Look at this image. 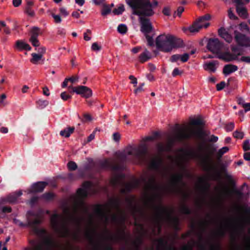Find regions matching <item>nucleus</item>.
Here are the masks:
<instances>
[{
    "label": "nucleus",
    "mask_w": 250,
    "mask_h": 250,
    "mask_svg": "<svg viewBox=\"0 0 250 250\" xmlns=\"http://www.w3.org/2000/svg\"><path fill=\"white\" fill-rule=\"evenodd\" d=\"M77 208L73 214H70L68 210H64L63 214L54 213L50 218V224L52 229L60 237H68L73 240H79L82 235L84 236L91 243H93L97 237L94 228L90 227L86 229L84 232L79 228L71 230L68 226L69 222L78 224L79 219L77 216Z\"/></svg>",
    "instance_id": "nucleus-1"
},
{
    "label": "nucleus",
    "mask_w": 250,
    "mask_h": 250,
    "mask_svg": "<svg viewBox=\"0 0 250 250\" xmlns=\"http://www.w3.org/2000/svg\"><path fill=\"white\" fill-rule=\"evenodd\" d=\"M125 1L132 8L133 13L140 16V30L146 36L148 45H153V38L148 35L153 30L152 24L148 18L143 16L153 15V5L148 0H125Z\"/></svg>",
    "instance_id": "nucleus-2"
},
{
    "label": "nucleus",
    "mask_w": 250,
    "mask_h": 250,
    "mask_svg": "<svg viewBox=\"0 0 250 250\" xmlns=\"http://www.w3.org/2000/svg\"><path fill=\"white\" fill-rule=\"evenodd\" d=\"M201 124V121L199 119L192 120L189 124L178 127L173 134L168 136L167 138V145L164 146L162 145H159L160 151H167L175 141H179L182 139H188L191 137L200 138L202 136V131L198 126Z\"/></svg>",
    "instance_id": "nucleus-3"
},
{
    "label": "nucleus",
    "mask_w": 250,
    "mask_h": 250,
    "mask_svg": "<svg viewBox=\"0 0 250 250\" xmlns=\"http://www.w3.org/2000/svg\"><path fill=\"white\" fill-rule=\"evenodd\" d=\"M39 234L42 237L41 241L34 245V250H42L43 249L51 250L53 247H57L58 250H70L71 246L69 244L65 246H58L53 242L51 237L44 230L41 229Z\"/></svg>",
    "instance_id": "nucleus-4"
},
{
    "label": "nucleus",
    "mask_w": 250,
    "mask_h": 250,
    "mask_svg": "<svg viewBox=\"0 0 250 250\" xmlns=\"http://www.w3.org/2000/svg\"><path fill=\"white\" fill-rule=\"evenodd\" d=\"M200 159L203 163H206V161H210V159L207 157V160L200 158L197 151L193 149L184 148L179 149L174 160V163L180 166H185V163L190 159Z\"/></svg>",
    "instance_id": "nucleus-5"
},
{
    "label": "nucleus",
    "mask_w": 250,
    "mask_h": 250,
    "mask_svg": "<svg viewBox=\"0 0 250 250\" xmlns=\"http://www.w3.org/2000/svg\"><path fill=\"white\" fill-rule=\"evenodd\" d=\"M223 43L221 42L218 39H211L208 41V49L213 53L217 54V57L225 62H231L238 59V55H231L229 52L222 53L220 50L222 48Z\"/></svg>",
    "instance_id": "nucleus-6"
},
{
    "label": "nucleus",
    "mask_w": 250,
    "mask_h": 250,
    "mask_svg": "<svg viewBox=\"0 0 250 250\" xmlns=\"http://www.w3.org/2000/svg\"><path fill=\"white\" fill-rule=\"evenodd\" d=\"M176 38L170 34H161L155 40L157 48L164 52H169L177 47Z\"/></svg>",
    "instance_id": "nucleus-7"
},
{
    "label": "nucleus",
    "mask_w": 250,
    "mask_h": 250,
    "mask_svg": "<svg viewBox=\"0 0 250 250\" xmlns=\"http://www.w3.org/2000/svg\"><path fill=\"white\" fill-rule=\"evenodd\" d=\"M91 186V184L89 182H87L84 183L82 187L78 189L74 199H73V201L76 204V206L77 207L80 206L85 212L86 211V207L83 205L82 199L88 195Z\"/></svg>",
    "instance_id": "nucleus-8"
},
{
    "label": "nucleus",
    "mask_w": 250,
    "mask_h": 250,
    "mask_svg": "<svg viewBox=\"0 0 250 250\" xmlns=\"http://www.w3.org/2000/svg\"><path fill=\"white\" fill-rule=\"evenodd\" d=\"M184 173H185V171L182 169V171L180 172L171 174L169 184L172 188V190L176 191L183 185L182 178L183 176Z\"/></svg>",
    "instance_id": "nucleus-9"
},
{
    "label": "nucleus",
    "mask_w": 250,
    "mask_h": 250,
    "mask_svg": "<svg viewBox=\"0 0 250 250\" xmlns=\"http://www.w3.org/2000/svg\"><path fill=\"white\" fill-rule=\"evenodd\" d=\"M171 216L170 211L167 208L159 205L156 208V218L159 221L168 220Z\"/></svg>",
    "instance_id": "nucleus-10"
},
{
    "label": "nucleus",
    "mask_w": 250,
    "mask_h": 250,
    "mask_svg": "<svg viewBox=\"0 0 250 250\" xmlns=\"http://www.w3.org/2000/svg\"><path fill=\"white\" fill-rule=\"evenodd\" d=\"M69 88L71 89L73 92L81 95L82 97L85 98H88L92 95L91 89L85 86L79 85L75 87L69 86Z\"/></svg>",
    "instance_id": "nucleus-11"
},
{
    "label": "nucleus",
    "mask_w": 250,
    "mask_h": 250,
    "mask_svg": "<svg viewBox=\"0 0 250 250\" xmlns=\"http://www.w3.org/2000/svg\"><path fill=\"white\" fill-rule=\"evenodd\" d=\"M234 38L236 42L239 45L247 46L250 45V38H247L245 35L234 31Z\"/></svg>",
    "instance_id": "nucleus-12"
},
{
    "label": "nucleus",
    "mask_w": 250,
    "mask_h": 250,
    "mask_svg": "<svg viewBox=\"0 0 250 250\" xmlns=\"http://www.w3.org/2000/svg\"><path fill=\"white\" fill-rule=\"evenodd\" d=\"M39 31V29L36 27H34L31 29V37L29 39V41L32 45L35 47L40 46V42L38 39Z\"/></svg>",
    "instance_id": "nucleus-13"
},
{
    "label": "nucleus",
    "mask_w": 250,
    "mask_h": 250,
    "mask_svg": "<svg viewBox=\"0 0 250 250\" xmlns=\"http://www.w3.org/2000/svg\"><path fill=\"white\" fill-rule=\"evenodd\" d=\"M38 53H32V58L30 61L33 64H38L39 61H40L43 56V55L45 52V48L44 47H41L37 50Z\"/></svg>",
    "instance_id": "nucleus-14"
},
{
    "label": "nucleus",
    "mask_w": 250,
    "mask_h": 250,
    "mask_svg": "<svg viewBox=\"0 0 250 250\" xmlns=\"http://www.w3.org/2000/svg\"><path fill=\"white\" fill-rule=\"evenodd\" d=\"M46 185V184L42 182L34 184L28 190V193L41 192L44 188Z\"/></svg>",
    "instance_id": "nucleus-15"
},
{
    "label": "nucleus",
    "mask_w": 250,
    "mask_h": 250,
    "mask_svg": "<svg viewBox=\"0 0 250 250\" xmlns=\"http://www.w3.org/2000/svg\"><path fill=\"white\" fill-rule=\"evenodd\" d=\"M217 64V61L206 62L203 64V68L210 73H214L216 71Z\"/></svg>",
    "instance_id": "nucleus-16"
},
{
    "label": "nucleus",
    "mask_w": 250,
    "mask_h": 250,
    "mask_svg": "<svg viewBox=\"0 0 250 250\" xmlns=\"http://www.w3.org/2000/svg\"><path fill=\"white\" fill-rule=\"evenodd\" d=\"M231 50L233 52V53L231 54V55H235L236 56L238 55L237 57H238L242 54L241 50L238 49L237 48L234 46H232ZM236 60L250 63V57L248 56L242 57L240 59H239V58H238Z\"/></svg>",
    "instance_id": "nucleus-17"
},
{
    "label": "nucleus",
    "mask_w": 250,
    "mask_h": 250,
    "mask_svg": "<svg viewBox=\"0 0 250 250\" xmlns=\"http://www.w3.org/2000/svg\"><path fill=\"white\" fill-rule=\"evenodd\" d=\"M211 16L209 14H207L204 16L199 18L196 21L198 24L201 26V28H207L209 25L208 21L210 19Z\"/></svg>",
    "instance_id": "nucleus-18"
},
{
    "label": "nucleus",
    "mask_w": 250,
    "mask_h": 250,
    "mask_svg": "<svg viewBox=\"0 0 250 250\" xmlns=\"http://www.w3.org/2000/svg\"><path fill=\"white\" fill-rule=\"evenodd\" d=\"M219 36L224 39L227 42L230 43L232 40V36L230 35L229 31L224 28H221L218 30Z\"/></svg>",
    "instance_id": "nucleus-19"
},
{
    "label": "nucleus",
    "mask_w": 250,
    "mask_h": 250,
    "mask_svg": "<svg viewBox=\"0 0 250 250\" xmlns=\"http://www.w3.org/2000/svg\"><path fill=\"white\" fill-rule=\"evenodd\" d=\"M189 55L188 53H185L182 55L176 54L171 56V61L172 62H176L180 61L182 62H186L189 59Z\"/></svg>",
    "instance_id": "nucleus-20"
},
{
    "label": "nucleus",
    "mask_w": 250,
    "mask_h": 250,
    "mask_svg": "<svg viewBox=\"0 0 250 250\" xmlns=\"http://www.w3.org/2000/svg\"><path fill=\"white\" fill-rule=\"evenodd\" d=\"M22 194L21 190L16 191L12 194H10L7 197V202L11 203H15L18 202L19 198Z\"/></svg>",
    "instance_id": "nucleus-21"
},
{
    "label": "nucleus",
    "mask_w": 250,
    "mask_h": 250,
    "mask_svg": "<svg viewBox=\"0 0 250 250\" xmlns=\"http://www.w3.org/2000/svg\"><path fill=\"white\" fill-rule=\"evenodd\" d=\"M15 47L19 50H30L31 49V47L30 45L27 43L22 40L17 41L16 42Z\"/></svg>",
    "instance_id": "nucleus-22"
},
{
    "label": "nucleus",
    "mask_w": 250,
    "mask_h": 250,
    "mask_svg": "<svg viewBox=\"0 0 250 250\" xmlns=\"http://www.w3.org/2000/svg\"><path fill=\"white\" fill-rule=\"evenodd\" d=\"M237 66L232 64L226 65L223 69V73L225 75H229L237 70Z\"/></svg>",
    "instance_id": "nucleus-23"
},
{
    "label": "nucleus",
    "mask_w": 250,
    "mask_h": 250,
    "mask_svg": "<svg viewBox=\"0 0 250 250\" xmlns=\"http://www.w3.org/2000/svg\"><path fill=\"white\" fill-rule=\"evenodd\" d=\"M161 164V160L159 157H156L152 159L151 160L149 166L152 169H156Z\"/></svg>",
    "instance_id": "nucleus-24"
},
{
    "label": "nucleus",
    "mask_w": 250,
    "mask_h": 250,
    "mask_svg": "<svg viewBox=\"0 0 250 250\" xmlns=\"http://www.w3.org/2000/svg\"><path fill=\"white\" fill-rule=\"evenodd\" d=\"M125 154L127 155L137 156L139 155V150L136 148L130 146L125 149Z\"/></svg>",
    "instance_id": "nucleus-25"
},
{
    "label": "nucleus",
    "mask_w": 250,
    "mask_h": 250,
    "mask_svg": "<svg viewBox=\"0 0 250 250\" xmlns=\"http://www.w3.org/2000/svg\"><path fill=\"white\" fill-rule=\"evenodd\" d=\"M151 58V55L150 52L147 50H145L143 53H142L139 59L141 62H145Z\"/></svg>",
    "instance_id": "nucleus-26"
},
{
    "label": "nucleus",
    "mask_w": 250,
    "mask_h": 250,
    "mask_svg": "<svg viewBox=\"0 0 250 250\" xmlns=\"http://www.w3.org/2000/svg\"><path fill=\"white\" fill-rule=\"evenodd\" d=\"M201 29V26L198 24L197 21L195 22L192 25H191L188 28V31L190 32L193 33L199 32V30Z\"/></svg>",
    "instance_id": "nucleus-27"
},
{
    "label": "nucleus",
    "mask_w": 250,
    "mask_h": 250,
    "mask_svg": "<svg viewBox=\"0 0 250 250\" xmlns=\"http://www.w3.org/2000/svg\"><path fill=\"white\" fill-rule=\"evenodd\" d=\"M236 10L238 14L243 18H246L247 17V11L245 7L237 5L236 7Z\"/></svg>",
    "instance_id": "nucleus-28"
},
{
    "label": "nucleus",
    "mask_w": 250,
    "mask_h": 250,
    "mask_svg": "<svg viewBox=\"0 0 250 250\" xmlns=\"http://www.w3.org/2000/svg\"><path fill=\"white\" fill-rule=\"evenodd\" d=\"M74 128L73 127L66 128L60 132V134L62 136L65 137H68L71 134H72L74 131Z\"/></svg>",
    "instance_id": "nucleus-29"
},
{
    "label": "nucleus",
    "mask_w": 250,
    "mask_h": 250,
    "mask_svg": "<svg viewBox=\"0 0 250 250\" xmlns=\"http://www.w3.org/2000/svg\"><path fill=\"white\" fill-rule=\"evenodd\" d=\"M125 11V7L124 5L120 4L119 5V6L115 8L113 11V12L114 14L116 15H119L121 14L124 11Z\"/></svg>",
    "instance_id": "nucleus-30"
},
{
    "label": "nucleus",
    "mask_w": 250,
    "mask_h": 250,
    "mask_svg": "<svg viewBox=\"0 0 250 250\" xmlns=\"http://www.w3.org/2000/svg\"><path fill=\"white\" fill-rule=\"evenodd\" d=\"M229 149V148L227 146L223 147L217 151L216 154L217 156L218 157H221L224 153L228 151Z\"/></svg>",
    "instance_id": "nucleus-31"
},
{
    "label": "nucleus",
    "mask_w": 250,
    "mask_h": 250,
    "mask_svg": "<svg viewBox=\"0 0 250 250\" xmlns=\"http://www.w3.org/2000/svg\"><path fill=\"white\" fill-rule=\"evenodd\" d=\"M54 197V194L52 192H48L42 195V198L45 201H49L51 199H52Z\"/></svg>",
    "instance_id": "nucleus-32"
},
{
    "label": "nucleus",
    "mask_w": 250,
    "mask_h": 250,
    "mask_svg": "<svg viewBox=\"0 0 250 250\" xmlns=\"http://www.w3.org/2000/svg\"><path fill=\"white\" fill-rule=\"evenodd\" d=\"M99 216L101 219L105 222H107L108 221V214L102 211H100L99 213Z\"/></svg>",
    "instance_id": "nucleus-33"
},
{
    "label": "nucleus",
    "mask_w": 250,
    "mask_h": 250,
    "mask_svg": "<svg viewBox=\"0 0 250 250\" xmlns=\"http://www.w3.org/2000/svg\"><path fill=\"white\" fill-rule=\"evenodd\" d=\"M102 49V46L97 42H94L92 44L91 49L94 51H99Z\"/></svg>",
    "instance_id": "nucleus-34"
},
{
    "label": "nucleus",
    "mask_w": 250,
    "mask_h": 250,
    "mask_svg": "<svg viewBox=\"0 0 250 250\" xmlns=\"http://www.w3.org/2000/svg\"><path fill=\"white\" fill-rule=\"evenodd\" d=\"M127 27L125 24H120L118 27V31L121 34H124L126 32Z\"/></svg>",
    "instance_id": "nucleus-35"
},
{
    "label": "nucleus",
    "mask_w": 250,
    "mask_h": 250,
    "mask_svg": "<svg viewBox=\"0 0 250 250\" xmlns=\"http://www.w3.org/2000/svg\"><path fill=\"white\" fill-rule=\"evenodd\" d=\"M184 10V8L183 7L180 6L178 7L176 11L175 12L174 16L175 17L176 16L180 17Z\"/></svg>",
    "instance_id": "nucleus-36"
},
{
    "label": "nucleus",
    "mask_w": 250,
    "mask_h": 250,
    "mask_svg": "<svg viewBox=\"0 0 250 250\" xmlns=\"http://www.w3.org/2000/svg\"><path fill=\"white\" fill-rule=\"evenodd\" d=\"M233 136L237 139H242L244 137V133L242 132L236 131L233 133Z\"/></svg>",
    "instance_id": "nucleus-37"
},
{
    "label": "nucleus",
    "mask_w": 250,
    "mask_h": 250,
    "mask_svg": "<svg viewBox=\"0 0 250 250\" xmlns=\"http://www.w3.org/2000/svg\"><path fill=\"white\" fill-rule=\"evenodd\" d=\"M51 16L53 18L55 22L56 23H61L62 22V19L61 18L60 16L58 15H55L53 13H51Z\"/></svg>",
    "instance_id": "nucleus-38"
},
{
    "label": "nucleus",
    "mask_w": 250,
    "mask_h": 250,
    "mask_svg": "<svg viewBox=\"0 0 250 250\" xmlns=\"http://www.w3.org/2000/svg\"><path fill=\"white\" fill-rule=\"evenodd\" d=\"M67 166L70 170H73L76 169V164L73 162H70L68 163Z\"/></svg>",
    "instance_id": "nucleus-39"
},
{
    "label": "nucleus",
    "mask_w": 250,
    "mask_h": 250,
    "mask_svg": "<svg viewBox=\"0 0 250 250\" xmlns=\"http://www.w3.org/2000/svg\"><path fill=\"white\" fill-rule=\"evenodd\" d=\"M233 1L237 4V5L247 4L249 2V0H233Z\"/></svg>",
    "instance_id": "nucleus-40"
},
{
    "label": "nucleus",
    "mask_w": 250,
    "mask_h": 250,
    "mask_svg": "<svg viewBox=\"0 0 250 250\" xmlns=\"http://www.w3.org/2000/svg\"><path fill=\"white\" fill-rule=\"evenodd\" d=\"M243 149L244 150L247 151L250 150V144L249 141H245L243 144Z\"/></svg>",
    "instance_id": "nucleus-41"
},
{
    "label": "nucleus",
    "mask_w": 250,
    "mask_h": 250,
    "mask_svg": "<svg viewBox=\"0 0 250 250\" xmlns=\"http://www.w3.org/2000/svg\"><path fill=\"white\" fill-rule=\"evenodd\" d=\"M62 99L64 101H66L68 99L71 98V96L67 94L65 92H62L61 94Z\"/></svg>",
    "instance_id": "nucleus-42"
},
{
    "label": "nucleus",
    "mask_w": 250,
    "mask_h": 250,
    "mask_svg": "<svg viewBox=\"0 0 250 250\" xmlns=\"http://www.w3.org/2000/svg\"><path fill=\"white\" fill-rule=\"evenodd\" d=\"M225 85L226 83L224 82H221L216 85L217 89L218 90H221L225 87Z\"/></svg>",
    "instance_id": "nucleus-43"
},
{
    "label": "nucleus",
    "mask_w": 250,
    "mask_h": 250,
    "mask_svg": "<svg viewBox=\"0 0 250 250\" xmlns=\"http://www.w3.org/2000/svg\"><path fill=\"white\" fill-rule=\"evenodd\" d=\"M110 12V9L109 8L105 7L102 10V15L103 16H105L109 14Z\"/></svg>",
    "instance_id": "nucleus-44"
},
{
    "label": "nucleus",
    "mask_w": 250,
    "mask_h": 250,
    "mask_svg": "<svg viewBox=\"0 0 250 250\" xmlns=\"http://www.w3.org/2000/svg\"><path fill=\"white\" fill-rule=\"evenodd\" d=\"M228 16L231 20H235L237 19V17L233 14L231 9H229L228 11Z\"/></svg>",
    "instance_id": "nucleus-45"
},
{
    "label": "nucleus",
    "mask_w": 250,
    "mask_h": 250,
    "mask_svg": "<svg viewBox=\"0 0 250 250\" xmlns=\"http://www.w3.org/2000/svg\"><path fill=\"white\" fill-rule=\"evenodd\" d=\"M145 85L144 83H142L141 85L134 90L135 93L137 94L144 90L143 87Z\"/></svg>",
    "instance_id": "nucleus-46"
},
{
    "label": "nucleus",
    "mask_w": 250,
    "mask_h": 250,
    "mask_svg": "<svg viewBox=\"0 0 250 250\" xmlns=\"http://www.w3.org/2000/svg\"><path fill=\"white\" fill-rule=\"evenodd\" d=\"M84 117V122H89L92 120L93 118L89 114H85L83 115Z\"/></svg>",
    "instance_id": "nucleus-47"
},
{
    "label": "nucleus",
    "mask_w": 250,
    "mask_h": 250,
    "mask_svg": "<svg viewBox=\"0 0 250 250\" xmlns=\"http://www.w3.org/2000/svg\"><path fill=\"white\" fill-rule=\"evenodd\" d=\"M60 12L62 16L66 17L68 15V12L66 9L63 7H62L60 9Z\"/></svg>",
    "instance_id": "nucleus-48"
},
{
    "label": "nucleus",
    "mask_w": 250,
    "mask_h": 250,
    "mask_svg": "<svg viewBox=\"0 0 250 250\" xmlns=\"http://www.w3.org/2000/svg\"><path fill=\"white\" fill-rule=\"evenodd\" d=\"M240 28L242 31H248L249 30L248 26L245 23H241L240 24Z\"/></svg>",
    "instance_id": "nucleus-49"
},
{
    "label": "nucleus",
    "mask_w": 250,
    "mask_h": 250,
    "mask_svg": "<svg viewBox=\"0 0 250 250\" xmlns=\"http://www.w3.org/2000/svg\"><path fill=\"white\" fill-rule=\"evenodd\" d=\"M0 210L3 212H10L11 211V208L8 207H3L0 208Z\"/></svg>",
    "instance_id": "nucleus-50"
},
{
    "label": "nucleus",
    "mask_w": 250,
    "mask_h": 250,
    "mask_svg": "<svg viewBox=\"0 0 250 250\" xmlns=\"http://www.w3.org/2000/svg\"><path fill=\"white\" fill-rule=\"evenodd\" d=\"M113 138L115 142H118L120 139L121 136L118 133H114L113 135Z\"/></svg>",
    "instance_id": "nucleus-51"
},
{
    "label": "nucleus",
    "mask_w": 250,
    "mask_h": 250,
    "mask_svg": "<svg viewBox=\"0 0 250 250\" xmlns=\"http://www.w3.org/2000/svg\"><path fill=\"white\" fill-rule=\"evenodd\" d=\"M181 72L179 70V69L177 68H175L174 69V70L172 72V75L173 76L175 77L177 75L181 74Z\"/></svg>",
    "instance_id": "nucleus-52"
},
{
    "label": "nucleus",
    "mask_w": 250,
    "mask_h": 250,
    "mask_svg": "<svg viewBox=\"0 0 250 250\" xmlns=\"http://www.w3.org/2000/svg\"><path fill=\"white\" fill-rule=\"evenodd\" d=\"M146 204H153L154 202V200H155V199L153 197H146Z\"/></svg>",
    "instance_id": "nucleus-53"
},
{
    "label": "nucleus",
    "mask_w": 250,
    "mask_h": 250,
    "mask_svg": "<svg viewBox=\"0 0 250 250\" xmlns=\"http://www.w3.org/2000/svg\"><path fill=\"white\" fill-rule=\"evenodd\" d=\"M21 3V0H13V4L15 7H18Z\"/></svg>",
    "instance_id": "nucleus-54"
},
{
    "label": "nucleus",
    "mask_w": 250,
    "mask_h": 250,
    "mask_svg": "<svg viewBox=\"0 0 250 250\" xmlns=\"http://www.w3.org/2000/svg\"><path fill=\"white\" fill-rule=\"evenodd\" d=\"M68 81H70L72 83H74L78 81L79 77L78 76H75L68 78Z\"/></svg>",
    "instance_id": "nucleus-55"
},
{
    "label": "nucleus",
    "mask_w": 250,
    "mask_h": 250,
    "mask_svg": "<svg viewBox=\"0 0 250 250\" xmlns=\"http://www.w3.org/2000/svg\"><path fill=\"white\" fill-rule=\"evenodd\" d=\"M6 98V95L5 94H2L0 96V104H4V100Z\"/></svg>",
    "instance_id": "nucleus-56"
},
{
    "label": "nucleus",
    "mask_w": 250,
    "mask_h": 250,
    "mask_svg": "<svg viewBox=\"0 0 250 250\" xmlns=\"http://www.w3.org/2000/svg\"><path fill=\"white\" fill-rule=\"evenodd\" d=\"M243 107L245 109V112H247L249 111H250V103H247L243 106Z\"/></svg>",
    "instance_id": "nucleus-57"
},
{
    "label": "nucleus",
    "mask_w": 250,
    "mask_h": 250,
    "mask_svg": "<svg viewBox=\"0 0 250 250\" xmlns=\"http://www.w3.org/2000/svg\"><path fill=\"white\" fill-rule=\"evenodd\" d=\"M238 103L243 107L247 103L245 102L243 98H239L238 99Z\"/></svg>",
    "instance_id": "nucleus-58"
},
{
    "label": "nucleus",
    "mask_w": 250,
    "mask_h": 250,
    "mask_svg": "<svg viewBox=\"0 0 250 250\" xmlns=\"http://www.w3.org/2000/svg\"><path fill=\"white\" fill-rule=\"evenodd\" d=\"M129 79L132 80L131 83H133L135 86H136L137 84V81L136 78H135L133 76H130Z\"/></svg>",
    "instance_id": "nucleus-59"
},
{
    "label": "nucleus",
    "mask_w": 250,
    "mask_h": 250,
    "mask_svg": "<svg viewBox=\"0 0 250 250\" xmlns=\"http://www.w3.org/2000/svg\"><path fill=\"white\" fill-rule=\"evenodd\" d=\"M43 93L44 95L47 96H48L50 95V93L49 92V89L46 87L43 88Z\"/></svg>",
    "instance_id": "nucleus-60"
},
{
    "label": "nucleus",
    "mask_w": 250,
    "mask_h": 250,
    "mask_svg": "<svg viewBox=\"0 0 250 250\" xmlns=\"http://www.w3.org/2000/svg\"><path fill=\"white\" fill-rule=\"evenodd\" d=\"M75 2L79 6H82L85 2V0H75Z\"/></svg>",
    "instance_id": "nucleus-61"
},
{
    "label": "nucleus",
    "mask_w": 250,
    "mask_h": 250,
    "mask_svg": "<svg viewBox=\"0 0 250 250\" xmlns=\"http://www.w3.org/2000/svg\"><path fill=\"white\" fill-rule=\"evenodd\" d=\"M163 12L165 15L169 16L170 15V10L168 8H165Z\"/></svg>",
    "instance_id": "nucleus-62"
},
{
    "label": "nucleus",
    "mask_w": 250,
    "mask_h": 250,
    "mask_svg": "<svg viewBox=\"0 0 250 250\" xmlns=\"http://www.w3.org/2000/svg\"><path fill=\"white\" fill-rule=\"evenodd\" d=\"M244 158L246 160L250 161V152H247L244 154Z\"/></svg>",
    "instance_id": "nucleus-63"
},
{
    "label": "nucleus",
    "mask_w": 250,
    "mask_h": 250,
    "mask_svg": "<svg viewBox=\"0 0 250 250\" xmlns=\"http://www.w3.org/2000/svg\"><path fill=\"white\" fill-rule=\"evenodd\" d=\"M5 244L2 242H0V250H7V249L5 246Z\"/></svg>",
    "instance_id": "nucleus-64"
}]
</instances>
